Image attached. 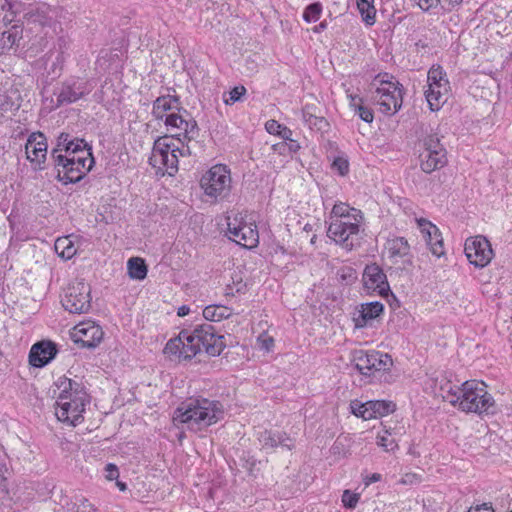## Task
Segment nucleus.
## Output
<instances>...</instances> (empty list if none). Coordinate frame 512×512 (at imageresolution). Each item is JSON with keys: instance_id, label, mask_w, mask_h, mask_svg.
<instances>
[{"instance_id": "nucleus-23", "label": "nucleus", "mask_w": 512, "mask_h": 512, "mask_svg": "<svg viewBox=\"0 0 512 512\" xmlns=\"http://www.w3.org/2000/svg\"><path fill=\"white\" fill-rule=\"evenodd\" d=\"M419 159L421 170L428 174L444 167L447 163L446 153L443 152L434 153L433 151H421Z\"/></svg>"}, {"instance_id": "nucleus-58", "label": "nucleus", "mask_w": 512, "mask_h": 512, "mask_svg": "<svg viewBox=\"0 0 512 512\" xmlns=\"http://www.w3.org/2000/svg\"><path fill=\"white\" fill-rule=\"evenodd\" d=\"M272 149L274 151L278 152L281 155L288 154L287 147H286V142H280V143L274 144L272 146Z\"/></svg>"}, {"instance_id": "nucleus-39", "label": "nucleus", "mask_w": 512, "mask_h": 512, "mask_svg": "<svg viewBox=\"0 0 512 512\" xmlns=\"http://www.w3.org/2000/svg\"><path fill=\"white\" fill-rule=\"evenodd\" d=\"M422 151H426V152L433 151L434 153H436V152L437 153L438 152L446 153V150L443 147V145L440 143V139L437 135H428L426 138H424Z\"/></svg>"}, {"instance_id": "nucleus-35", "label": "nucleus", "mask_w": 512, "mask_h": 512, "mask_svg": "<svg viewBox=\"0 0 512 512\" xmlns=\"http://www.w3.org/2000/svg\"><path fill=\"white\" fill-rule=\"evenodd\" d=\"M56 253L63 259H71L76 254V248L69 237H60L55 241Z\"/></svg>"}, {"instance_id": "nucleus-6", "label": "nucleus", "mask_w": 512, "mask_h": 512, "mask_svg": "<svg viewBox=\"0 0 512 512\" xmlns=\"http://www.w3.org/2000/svg\"><path fill=\"white\" fill-rule=\"evenodd\" d=\"M200 186L206 196L223 200L231 191L230 171L225 165H215L202 176Z\"/></svg>"}, {"instance_id": "nucleus-33", "label": "nucleus", "mask_w": 512, "mask_h": 512, "mask_svg": "<svg viewBox=\"0 0 512 512\" xmlns=\"http://www.w3.org/2000/svg\"><path fill=\"white\" fill-rule=\"evenodd\" d=\"M388 250L390 253V257L403 258L409 255L410 246L405 238L396 237L388 241Z\"/></svg>"}, {"instance_id": "nucleus-25", "label": "nucleus", "mask_w": 512, "mask_h": 512, "mask_svg": "<svg viewBox=\"0 0 512 512\" xmlns=\"http://www.w3.org/2000/svg\"><path fill=\"white\" fill-rule=\"evenodd\" d=\"M23 36V28L18 25H13L8 30L1 33L0 36V50L5 51L11 49L13 46H19V41Z\"/></svg>"}, {"instance_id": "nucleus-45", "label": "nucleus", "mask_w": 512, "mask_h": 512, "mask_svg": "<svg viewBox=\"0 0 512 512\" xmlns=\"http://www.w3.org/2000/svg\"><path fill=\"white\" fill-rule=\"evenodd\" d=\"M246 93L244 86H236L229 92V97L224 99L226 105H233L237 101H240L241 97Z\"/></svg>"}, {"instance_id": "nucleus-13", "label": "nucleus", "mask_w": 512, "mask_h": 512, "mask_svg": "<svg viewBox=\"0 0 512 512\" xmlns=\"http://www.w3.org/2000/svg\"><path fill=\"white\" fill-rule=\"evenodd\" d=\"M464 251L469 262L479 268L487 266L494 255L490 242L482 235L467 239Z\"/></svg>"}, {"instance_id": "nucleus-30", "label": "nucleus", "mask_w": 512, "mask_h": 512, "mask_svg": "<svg viewBox=\"0 0 512 512\" xmlns=\"http://www.w3.org/2000/svg\"><path fill=\"white\" fill-rule=\"evenodd\" d=\"M462 385L456 386L451 382H446L440 387V394L444 401L449 402L451 405L456 406L460 405L461 394H462Z\"/></svg>"}, {"instance_id": "nucleus-60", "label": "nucleus", "mask_w": 512, "mask_h": 512, "mask_svg": "<svg viewBox=\"0 0 512 512\" xmlns=\"http://www.w3.org/2000/svg\"><path fill=\"white\" fill-rule=\"evenodd\" d=\"M75 158H84L86 160V165L92 167L94 164V158L93 155L91 156H85L84 154H76Z\"/></svg>"}, {"instance_id": "nucleus-64", "label": "nucleus", "mask_w": 512, "mask_h": 512, "mask_svg": "<svg viewBox=\"0 0 512 512\" xmlns=\"http://www.w3.org/2000/svg\"><path fill=\"white\" fill-rule=\"evenodd\" d=\"M116 485L121 491H125L127 489V485L123 482L117 481Z\"/></svg>"}, {"instance_id": "nucleus-10", "label": "nucleus", "mask_w": 512, "mask_h": 512, "mask_svg": "<svg viewBox=\"0 0 512 512\" xmlns=\"http://www.w3.org/2000/svg\"><path fill=\"white\" fill-rule=\"evenodd\" d=\"M362 221L338 219L331 220L327 235L346 250H352L359 240Z\"/></svg>"}, {"instance_id": "nucleus-21", "label": "nucleus", "mask_w": 512, "mask_h": 512, "mask_svg": "<svg viewBox=\"0 0 512 512\" xmlns=\"http://www.w3.org/2000/svg\"><path fill=\"white\" fill-rule=\"evenodd\" d=\"M383 310L384 306L379 301L362 304L361 309L353 316L355 327H366L368 322L380 316Z\"/></svg>"}, {"instance_id": "nucleus-44", "label": "nucleus", "mask_w": 512, "mask_h": 512, "mask_svg": "<svg viewBox=\"0 0 512 512\" xmlns=\"http://www.w3.org/2000/svg\"><path fill=\"white\" fill-rule=\"evenodd\" d=\"M377 444L383 447L385 451H393L397 447L395 440L391 438L387 431H385L384 435H378Z\"/></svg>"}, {"instance_id": "nucleus-41", "label": "nucleus", "mask_w": 512, "mask_h": 512, "mask_svg": "<svg viewBox=\"0 0 512 512\" xmlns=\"http://www.w3.org/2000/svg\"><path fill=\"white\" fill-rule=\"evenodd\" d=\"M187 127H183L182 131L179 133L183 134L184 137L188 140L194 139L198 135V125L197 122L189 116L186 117Z\"/></svg>"}, {"instance_id": "nucleus-4", "label": "nucleus", "mask_w": 512, "mask_h": 512, "mask_svg": "<svg viewBox=\"0 0 512 512\" xmlns=\"http://www.w3.org/2000/svg\"><path fill=\"white\" fill-rule=\"evenodd\" d=\"M459 409L466 413L494 414L497 411L494 398L486 390V385L477 380L462 383Z\"/></svg>"}, {"instance_id": "nucleus-17", "label": "nucleus", "mask_w": 512, "mask_h": 512, "mask_svg": "<svg viewBox=\"0 0 512 512\" xmlns=\"http://www.w3.org/2000/svg\"><path fill=\"white\" fill-rule=\"evenodd\" d=\"M102 328L94 322H82L74 327V342L85 348H95L103 339Z\"/></svg>"}, {"instance_id": "nucleus-56", "label": "nucleus", "mask_w": 512, "mask_h": 512, "mask_svg": "<svg viewBox=\"0 0 512 512\" xmlns=\"http://www.w3.org/2000/svg\"><path fill=\"white\" fill-rule=\"evenodd\" d=\"M8 473V468L5 463H0V489L5 487L4 483L6 481V474Z\"/></svg>"}, {"instance_id": "nucleus-59", "label": "nucleus", "mask_w": 512, "mask_h": 512, "mask_svg": "<svg viewBox=\"0 0 512 512\" xmlns=\"http://www.w3.org/2000/svg\"><path fill=\"white\" fill-rule=\"evenodd\" d=\"M382 478L381 474L379 473H373L370 476H367L365 479V484L370 485L372 483L380 481Z\"/></svg>"}, {"instance_id": "nucleus-53", "label": "nucleus", "mask_w": 512, "mask_h": 512, "mask_svg": "<svg viewBox=\"0 0 512 512\" xmlns=\"http://www.w3.org/2000/svg\"><path fill=\"white\" fill-rule=\"evenodd\" d=\"M235 286H236V288L234 289L233 287L228 285L227 288H226L225 294L227 296H230V295L233 296L235 294V292L239 293V292H241L246 287V285L243 284L242 281H239Z\"/></svg>"}, {"instance_id": "nucleus-3", "label": "nucleus", "mask_w": 512, "mask_h": 512, "mask_svg": "<svg viewBox=\"0 0 512 512\" xmlns=\"http://www.w3.org/2000/svg\"><path fill=\"white\" fill-rule=\"evenodd\" d=\"M182 337L187 340L189 355L194 357L202 351L210 356H218L226 346L224 336L219 335L215 327L207 323L195 326L191 332L182 330Z\"/></svg>"}, {"instance_id": "nucleus-19", "label": "nucleus", "mask_w": 512, "mask_h": 512, "mask_svg": "<svg viewBox=\"0 0 512 512\" xmlns=\"http://www.w3.org/2000/svg\"><path fill=\"white\" fill-rule=\"evenodd\" d=\"M57 354V347L50 341L34 344L29 353V362L32 366L41 368L47 365Z\"/></svg>"}, {"instance_id": "nucleus-48", "label": "nucleus", "mask_w": 512, "mask_h": 512, "mask_svg": "<svg viewBox=\"0 0 512 512\" xmlns=\"http://www.w3.org/2000/svg\"><path fill=\"white\" fill-rule=\"evenodd\" d=\"M332 167L337 170L341 176L346 175L349 171V163L342 157L336 158L332 163Z\"/></svg>"}, {"instance_id": "nucleus-32", "label": "nucleus", "mask_w": 512, "mask_h": 512, "mask_svg": "<svg viewBox=\"0 0 512 512\" xmlns=\"http://www.w3.org/2000/svg\"><path fill=\"white\" fill-rule=\"evenodd\" d=\"M302 117L305 124L312 130L324 132L328 129L329 123L324 117H319L309 112L308 107L302 111Z\"/></svg>"}, {"instance_id": "nucleus-9", "label": "nucleus", "mask_w": 512, "mask_h": 512, "mask_svg": "<svg viewBox=\"0 0 512 512\" xmlns=\"http://www.w3.org/2000/svg\"><path fill=\"white\" fill-rule=\"evenodd\" d=\"M373 99L383 114L393 115L402 106L403 87L398 81L381 80L380 86L375 90Z\"/></svg>"}, {"instance_id": "nucleus-49", "label": "nucleus", "mask_w": 512, "mask_h": 512, "mask_svg": "<svg viewBox=\"0 0 512 512\" xmlns=\"http://www.w3.org/2000/svg\"><path fill=\"white\" fill-rule=\"evenodd\" d=\"M282 127L283 125L276 120H268L265 124L267 132L273 135H279Z\"/></svg>"}, {"instance_id": "nucleus-47", "label": "nucleus", "mask_w": 512, "mask_h": 512, "mask_svg": "<svg viewBox=\"0 0 512 512\" xmlns=\"http://www.w3.org/2000/svg\"><path fill=\"white\" fill-rule=\"evenodd\" d=\"M72 138L68 133H61L57 138V146L53 150H57V153L65 152L67 146L71 143Z\"/></svg>"}, {"instance_id": "nucleus-34", "label": "nucleus", "mask_w": 512, "mask_h": 512, "mask_svg": "<svg viewBox=\"0 0 512 512\" xmlns=\"http://www.w3.org/2000/svg\"><path fill=\"white\" fill-rule=\"evenodd\" d=\"M19 3L15 0H0V15L4 25L11 24L18 13Z\"/></svg>"}, {"instance_id": "nucleus-36", "label": "nucleus", "mask_w": 512, "mask_h": 512, "mask_svg": "<svg viewBox=\"0 0 512 512\" xmlns=\"http://www.w3.org/2000/svg\"><path fill=\"white\" fill-rule=\"evenodd\" d=\"M357 7L362 16L363 21L367 25H373L375 23L376 17L374 0H357Z\"/></svg>"}, {"instance_id": "nucleus-16", "label": "nucleus", "mask_w": 512, "mask_h": 512, "mask_svg": "<svg viewBox=\"0 0 512 512\" xmlns=\"http://www.w3.org/2000/svg\"><path fill=\"white\" fill-rule=\"evenodd\" d=\"M363 284L368 291L375 292L380 296H387L390 286L386 274L376 263L366 265L363 272Z\"/></svg>"}, {"instance_id": "nucleus-51", "label": "nucleus", "mask_w": 512, "mask_h": 512, "mask_svg": "<svg viewBox=\"0 0 512 512\" xmlns=\"http://www.w3.org/2000/svg\"><path fill=\"white\" fill-rule=\"evenodd\" d=\"M258 342L260 347L266 351H270V349L274 346V339L270 336L261 335L258 337Z\"/></svg>"}, {"instance_id": "nucleus-7", "label": "nucleus", "mask_w": 512, "mask_h": 512, "mask_svg": "<svg viewBox=\"0 0 512 512\" xmlns=\"http://www.w3.org/2000/svg\"><path fill=\"white\" fill-rule=\"evenodd\" d=\"M428 87L424 94L431 111H438L447 101L450 83L440 65H433L427 74Z\"/></svg>"}, {"instance_id": "nucleus-55", "label": "nucleus", "mask_w": 512, "mask_h": 512, "mask_svg": "<svg viewBox=\"0 0 512 512\" xmlns=\"http://www.w3.org/2000/svg\"><path fill=\"white\" fill-rule=\"evenodd\" d=\"M292 134H293V133H292V130H291V129H289V128H288V127H286V126H283V127L281 128V131H280V133H279V135H278V136H280L283 140H285L284 142H287V141H289V140H291V139H292Z\"/></svg>"}, {"instance_id": "nucleus-63", "label": "nucleus", "mask_w": 512, "mask_h": 512, "mask_svg": "<svg viewBox=\"0 0 512 512\" xmlns=\"http://www.w3.org/2000/svg\"><path fill=\"white\" fill-rule=\"evenodd\" d=\"M462 2V0H439V3L455 6Z\"/></svg>"}, {"instance_id": "nucleus-31", "label": "nucleus", "mask_w": 512, "mask_h": 512, "mask_svg": "<svg viewBox=\"0 0 512 512\" xmlns=\"http://www.w3.org/2000/svg\"><path fill=\"white\" fill-rule=\"evenodd\" d=\"M128 275L135 280H143L147 276V265L142 258L132 257L127 262Z\"/></svg>"}, {"instance_id": "nucleus-28", "label": "nucleus", "mask_w": 512, "mask_h": 512, "mask_svg": "<svg viewBox=\"0 0 512 512\" xmlns=\"http://www.w3.org/2000/svg\"><path fill=\"white\" fill-rule=\"evenodd\" d=\"M240 231L241 233L239 239H235V242L238 245H241L245 248H252L256 246L258 243V231L256 226L247 223L242 224Z\"/></svg>"}, {"instance_id": "nucleus-11", "label": "nucleus", "mask_w": 512, "mask_h": 512, "mask_svg": "<svg viewBox=\"0 0 512 512\" xmlns=\"http://www.w3.org/2000/svg\"><path fill=\"white\" fill-rule=\"evenodd\" d=\"M90 293L91 288L85 282L70 284L62 300V305L70 313H86L91 307Z\"/></svg>"}, {"instance_id": "nucleus-27", "label": "nucleus", "mask_w": 512, "mask_h": 512, "mask_svg": "<svg viewBox=\"0 0 512 512\" xmlns=\"http://www.w3.org/2000/svg\"><path fill=\"white\" fill-rule=\"evenodd\" d=\"M174 102L178 103V98L175 96L167 95L158 97L153 103V116L158 120L164 119L167 116L165 113L175 108L173 106Z\"/></svg>"}, {"instance_id": "nucleus-52", "label": "nucleus", "mask_w": 512, "mask_h": 512, "mask_svg": "<svg viewBox=\"0 0 512 512\" xmlns=\"http://www.w3.org/2000/svg\"><path fill=\"white\" fill-rule=\"evenodd\" d=\"M418 2L419 7L423 11H428L430 8L436 6L439 3V0H416Z\"/></svg>"}, {"instance_id": "nucleus-38", "label": "nucleus", "mask_w": 512, "mask_h": 512, "mask_svg": "<svg viewBox=\"0 0 512 512\" xmlns=\"http://www.w3.org/2000/svg\"><path fill=\"white\" fill-rule=\"evenodd\" d=\"M189 113L183 110V113H170L165 117V125L171 129H178L180 132L183 127H187L186 117Z\"/></svg>"}, {"instance_id": "nucleus-42", "label": "nucleus", "mask_w": 512, "mask_h": 512, "mask_svg": "<svg viewBox=\"0 0 512 512\" xmlns=\"http://www.w3.org/2000/svg\"><path fill=\"white\" fill-rule=\"evenodd\" d=\"M227 219V231L232 236L231 239L235 242V239H239L240 237V229L242 228V224L246 223L243 222L242 219L238 221L237 217H235L233 221H231L230 217H228Z\"/></svg>"}, {"instance_id": "nucleus-46", "label": "nucleus", "mask_w": 512, "mask_h": 512, "mask_svg": "<svg viewBox=\"0 0 512 512\" xmlns=\"http://www.w3.org/2000/svg\"><path fill=\"white\" fill-rule=\"evenodd\" d=\"M359 494L353 493L350 490H345L342 494V503L344 507L353 509L356 507L359 501Z\"/></svg>"}, {"instance_id": "nucleus-20", "label": "nucleus", "mask_w": 512, "mask_h": 512, "mask_svg": "<svg viewBox=\"0 0 512 512\" xmlns=\"http://www.w3.org/2000/svg\"><path fill=\"white\" fill-rule=\"evenodd\" d=\"M418 224L431 253L438 258L443 256L445 254L444 244L439 229L426 219H420Z\"/></svg>"}, {"instance_id": "nucleus-8", "label": "nucleus", "mask_w": 512, "mask_h": 512, "mask_svg": "<svg viewBox=\"0 0 512 512\" xmlns=\"http://www.w3.org/2000/svg\"><path fill=\"white\" fill-rule=\"evenodd\" d=\"M51 159L57 170V178L65 184L79 182L92 168L86 165L84 158H69L57 153V150L51 151Z\"/></svg>"}, {"instance_id": "nucleus-15", "label": "nucleus", "mask_w": 512, "mask_h": 512, "mask_svg": "<svg viewBox=\"0 0 512 512\" xmlns=\"http://www.w3.org/2000/svg\"><path fill=\"white\" fill-rule=\"evenodd\" d=\"M25 154L27 160L33 165L34 170H43L47 155V140L43 133L34 132L29 135Z\"/></svg>"}, {"instance_id": "nucleus-40", "label": "nucleus", "mask_w": 512, "mask_h": 512, "mask_svg": "<svg viewBox=\"0 0 512 512\" xmlns=\"http://www.w3.org/2000/svg\"><path fill=\"white\" fill-rule=\"evenodd\" d=\"M321 11L322 6L320 3H312L305 8L303 18L308 23L316 22L320 17Z\"/></svg>"}, {"instance_id": "nucleus-22", "label": "nucleus", "mask_w": 512, "mask_h": 512, "mask_svg": "<svg viewBox=\"0 0 512 512\" xmlns=\"http://www.w3.org/2000/svg\"><path fill=\"white\" fill-rule=\"evenodd\" d=\"M259 441L263 448L274 449L278 446L291 450L294 447L293 440L286 433L265 430L260 433Z\"/></svg>"}, {"instance_id": "nucleus-62", "label": "nucleus", "mask_w": 512, "mask_h": 512, "mask_svg": "<svg viewBox=\"0 0 512 512\" xmlns=\"http://www.w3.org/2000/svg\"><path fill=\"white\" fill-rule=\"evenodd\" d=\"M480 510H483V512H493V509L491 506H488L487 504H483L481 506H478L474 512H479Z\"/></svg>"}, {"instance_id": "nucleus-26", "label": "nucleus", "mask_w": 512, "mask_h": 512, "mask_svg": "<svg viewBox=\"0 0 512 512\" xmlns=\"http://www.w3.org/2000/svg\"><path fill=\"white\" fill-rule=\"evenodd\" d=\"M187 340H185L184 337H182V331L180 332L179 336L173 339H170L165 348L164 352L171 355H178L179 357H182L183 359H192L194 356L189 355L188 351V345H186Z\"/></svg>"}, {"instance_id": "nucleus-43", "label": "nucleus", "mask_w": 512, "mask_h": 512, "mask_svg": "<svg viewBox=\"0 0 512 512\" xmlns=\"http://www.w3.org/2000/svg\"><path fill=\"white\" fill-rule=\"evenodd\" d=\"M351 97V105L355 106L356 107V112L358 113L359 117L367 122V123H371L374 119V115H373V112L371 109L365 107V106H362V105H358L356 106V104L354 103L355 101V98L356 97H353V96H350Z\"/></svg>"}, {"instance_id": "nucleus-50", "label": "nucleus", "mask_w": 512, "mask_h": 512, "mask_svg": "<svg viewBox=\"0 0 512 512\" xmlns=\"http://www.w3.org/2000/svg\"><path fill=\"white\" fill-rule=\"evenodd\" d=\"M105 471H106V479L109 481L115 480L119 477L118 468L116 465H114L112 463H109L106 465Z\"/></svg>"}, {"instance_id": "nucleus-54", "label": "nucleus", "mask_w": 512, "mask_h": 512, "mask_svg": "<svg viewBox=\"0 0 512 512\" xmlns=\"http://www.w3.org/2000/svg\"><path fill=\"white\" fill-rule=\"evenodd\" d=\"M286 147L288 154H292L296 153L300 149V144L296 140L291 139L286 142Z\"/></svg>"}, {"instance_id": "nucleus-24", "label": "nucleus", "mask_w": 512, "mask_h": 512, "mask_svg": "<svg viewBox=\"0 0 512 512\" xmlns=\"http://www.w3.org/2000/svg\"><path fill=\"white\" fill-rule=\"evenodd\" d=\"M344 219L363 221V213L356 208L350 207L348 204L340 202L336 203L331 211V220Z\"/></svg>"}, {"instance_id": "nucleus-2", "label": "nucleus", "mask_w": 512, "mask_h": 512, "mask_svg": "<svg viewBox=\"0 0 512 512\" xmlns=\"http://www.w3.org/2000/svg\"><path fill=\"white\" fill-rule=\"evenodd\" d=\"M53 395L56 400L58 420L70 425H77L83 419L82 413L88 403L87 393L81 383L67 378L59 377L54 383Z\"/></svg>"}, {"instance_id": "nucleus-12", "label": "nucleus", "mask_w": 512, "mask_h": 512, "mask_svg": "<svg viewBox=\"0 0 512 512\" xmlns=\"http://www.w3.org/2000/svg\"><path fill=\"white\" fill-rule=\"evenodd\" d=\"M353 363L361 374L369 375L372 371L388 370L392 365V359L388 354L356 350L353 353Z\"/></svg>"}, {"instance_id": "nucleus-61", "label": "nucleus", "mask_w": 512, "mask_h": 512, "mask_svg": "<svg viewBox=\"0 0 512 512\" xmlns=\"http://www.w3.org/2000/svg\"><path fill=\"white\" fill-rule=\"evenodd\" d=\"M189 312H190V308L186 305H182L178 308L177 315L179 317H184V316L188 315Z\"/></svg>"}, {"instance_id": "nucleus-14", "label": "nucleus", "mask_w": 512, "mask_h": 512, "mask_svg": "<svg viewBox=\"0 0 512 512\" xmlns=\"http://www.w3.org/2000/svg\"><path fill=\"white\" fill-rule=\"evenodd\" d=\"M351 412L364 420L383 417L392 413L396 409L395 403L386 400H370L361 402L353 400L350 403Z\"/></svg>"}, {"instance_id": "nucleus-18", "label": "nucleus", "mask_w": 512, "mask_h": 512, "mask_svg": "<svg viewBox=\"0 0 512 512\" xmlns=\"http://www.w3.org/2000/svg\"><path fill=\"white\" fill-rule=\"evenodd\" d=\"M92 90L89 82L76 81L62 86L57 95V106L71 104L89 94Z\"/></svg>"}, {"instance_id": "nucleus-29", "label": "nucleus", "mask_w": 512, "mask_h": 512, "mask_svg": "<svg viewBox=\"0 0 512 512\" xmlns=\"http://www.w3.org/2000/svg\"><path fill=\"white\" fill-rule=\"evenodd\" d=\"M231 314V309L223 305H208L203 310V317L211 322L227 319Z\"/></svg>"}, {"instance_id": "nucleus-5", "label": "nucleus", "mask_w": 512, "mask_h": 512, "mask_svg": "<svg viewBox=\"0 0 512 512\" xmlns=\"http://www.w3.org/2000/svg\"><path fill=\"white\" fill-rule=\"evenodd\" d=\"M177 151L179 148L175 146L170 137H160L154 142L149 163L158 172L172 176L178 171Z\"/></svg>"}, {"instance_id": "nucleus-1", "label": "nucleus", "mask_w": 512, "mask_h": 512, "mask_svg": "<svg viewBox=\"0 0 512 512\" xmlns=\"http://www.w3.org/2000/svg\"><path fill=\"white\" fill-rule=\"evenodd\" d=\"M224 417V407L217 400L207 398H189L182 402L173 413L175 426L185 425L187 429L198 432L217 423Z\"/></svg>"}, {"instance_id": "nucleus-57", "label": "nucleus", "mask_w": 512, "mask_h": 512, "mask_svg": "<svg viewBox=\"0 0 512 512\" xmlns=\"http://www.w3.org/2000/svg\"><path fill=\"white\" fill-rule=\"evenodd\" d=\"M416 481H418V477L416 474L407 473L402 477L400 482L402 484H413Z\"/></svg>"}, {"instance_id": "nucleus-37", "label": "nucleus", "mask_w": 512, "mask_h": 512, "mask_svg": "<svg viewBox=\"0 0 512 512\" xmlns=\"http://www.w3.org/2000/svg\"><path fill=\"white\" fill-rule=\"evenodd\" d=\"M76 154L91 156V147L84 139L73 138L63 155L74 158Z\"/></svg>"}]
</instances>
